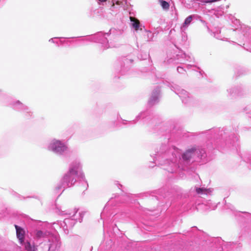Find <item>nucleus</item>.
Wrapping results in <instances>:
<instances>
[{"instance_id": "nucleus-13", "label": "nucleus", "mask_w": 251, "mask_h": 251, "mask_svg": "<svg viewBox=\"0 0 251 251\" xmlns=\"http://www.w3.org/2000/svg\"><path fill=\"white\" fill-rule=\"evenodd\" d=\"M109 37L110 33L109 32H103L100 31L96 33V43L99 44V48L100 52H102L110 47L108 40Z\"/></svg>"}, {"instance_id": "nucleus-49", "label": "nucleus", "mask_w": 251, "mask_h": 251, "mask_svg": "<svg viewBox=\"0 0 251 251\" xmlns=\"http://www.w3.org/2000/svg\"><path fill=\"white\" fill-rule=\"evenodd\" d=\"M61 194H62V193H60V194H59V196H60Z\"/></svg>"}, {"instance_id": "nucleus-14", "label": "nucleus", "mask_w": 251, "mask_h": 251, "mask_svg": "<svg viewBox=\"0 0 251 251\" xmlns=\"http://www.w3.org/2000/svg\"><path fill=\"white\" fill-rule=\"evenodd\" d=\"M9 105L14 110L22 113L26 119H29L32 116L31 109L19 100H12L9 102Z\"/></svg>"}, {"instance_id": "nucleus-17", "label": "nucleus", "mask_w": 251, "mask_h": 251, "mask_svg": "<svg viewBox=\"0 0 251 251\" xmlns=\"http://www.w3.org/2000/svg\"><path fill=\"white\" fill-rule=\"evenodd\" d=\"M227 97L231 99L243 95V89L241 86H234L227 89Z\"/></svg>"}, {"instance_id": "nucleus-5", "label": "nucleus", "mask_w": 251, "mask_h": 251, "mask_svg": "<svg viewBox=\"0 0 251 251\" xmlns=\"http://www.w3.org/2000/svg\"><path fill=\"white\" fill-rule=\"evenodd\" d=\"M118 7H123L125 10L129 11V18L131 22L132 26L136 31L140 30L142 32L145 30L144 26H142L139 21H134L133 18V12L130 11L131 5L127 0H111V11H114Z\"/></svg>"}, {"instance_id": "nucleus-18", "label": "nucleus", "mask_w": 251, "mask_h": 251, "mask_svg": "<svg viewBox=\"0 0 251 251\" xmlns=\"http://www.w3.org/2000/svg\"><path fill=\"white\" fill-rule=\"evenodd\" d=\"M200 18L201 16L197 14H193L189 16L185 19L183 23L182 24L181 26V29L182 30H185V29L187 28L188 26L190 25V24L191 23L192 21L193 20H197L198 19H199Z\"/></svg>"}, {"instance_id": "nucleus-1", "label": "nucleus", "mask_w": 251, "mask_h": 251, "mask_svg": "<svg viewBox=\"0 0 251 251\" xmlns=\"http://www.w3.org/2000/svg\"><path fill=\"white\" fill-rule=\"evenodd\" d=\"M151 156L153 161L151 163L150 167H153L155 164L168 173L179 174L181 171L188 169L194 161L205 158L206 151L204 149L193 147L182 152L176 147L162 144L156 148L154 153Z\"/></svg>"}, {"instance_id": "nucleus-7", "label": "nucleus", "mask_w": 251, "mask_h": 251, "mask_svg": "<svg viewBox=\"0 0 251 251\" xmlns=\"http://www.w3.org/2000/svg\"><path fill=\"white\" fill-rule=\"evenodd\" d=\"M47 149L59 155H64L70 152L65 142L55 139H52L49 142Z\"/></svg>"}, {"instance_id": "nucleus-8", "label": "nucleus", "mask_w": 251, "mask_h": 251, "mask_svg": "<svg viewBox=\"0 0 251 251\" xmlns=\"http://www.w3.org/2000/svg\"><path fill=\"white\" fill-rule=\"evenodd\" d=\"M194 60L192 56L187 55L182 50L179 51L178 54H168L164 62L167 64L183 63L184 60L190 62Z\"/></svg>"}, {"instance_id": "nucleus-22", "label": "nucleus", "mask_w": 251, "mask_h": 251, "mask_svg": "<svg viewBox=\"0 0 251 251\" xmlns=\"http://www.w3.org/2000/svg\"><path fill=\"white\" fill-rule=\"evenodd\" d=\"M196 192L198 194H207L209 193V189L203 187H196Z\"/></svg>"}, {"instance_id": "nucleus-27", "label": "nucleus", "mask_w": 251, "mask_h": 251, "mask_svg": "<svg viewBox=\"0 0 251 251\" xmlns=\"http://www.w3.org/2000/svg\"><path fill=\"white\" fill-rule=\"evenodd\" d=\"M74 37H72L71 38H74ZM69 38H65V37H54V38H50V40H49V42H50L51 43H56V44H57V42H56L55 41V39H69Z\"/></svg>"}, {"instance_id": "nucleus-4", "label": "nucleus", "mask_w": 251, "mask_h": 251, "mask_svg": "<svg viewBox=\"0 0 251 251\" xmlns=\"http://www.w3.org/2000/svg\"><path fill=\"white\" fill-rule=\"evenodd\" d=\"M142 195L143 197H149L152 200L159 201V203L157 202V204H160L161 205L165 204L166 207H168L171 204L173 198L176 195H179V192L175 188L168 190L167 189L163 188L152 192L144 193Z\"/></svg>"}, {"instance_id": "nucleus-20", "label": "nucleus", "mask_w": 251, "mask_h": 251, "mask_svg": "<svg viewBox=\"0 0 251 251\" xmlns=\"http://www.w3.org/2000/svg\"><path fill=\"white\" fill-rule=\"evenodd\" d=\"M50 235H53V234H50L49 232H44L41 230H38L36 233V237L38 238H44V242L43 244L45 243V241L47 240V237H48Z\"/></svg>"}, {"instance_id": "nucleus-41", "label": "nucleus", "mask_w": 251, "mask_h": 251, "mask_svg": "<svg viewBox=\"0 0 251 251\" xmlns=\"http://www.w3.org/2000/svg\"><path fill=\"white\" fill-rule=\"evenodd\" d=\"M103 230L104 231L106 230V227L104 223L103 224Z\"/></svg>"}, {"instance_id": "nucleus-36", "label": "nucleus", "mask_w": 251, "mask_h": 251, "mask_svg": "<svg viewBox=\"0 0 251 251\" xmlns=\"http://www.w3.org/2000/svg\"><path fill=\"white\" fill-rule=\"evenodd\" d=\"M104 246V243H102L100 245V248H99L100 251V250H103V249Z\"/></svg>"}, {"instance_id": "nucleus-38", "label": "nucleus", "mask_w": 251, "mask_h": 251, "mask_svg": "<svg viewBox=\"0 0 251 251\" xmlns=\"http://www.w3.org/2000/svg\"><path fill=\"white\" fill-rule=\"evenodd\" d=\"M192 67H196V66H194V65H192L189 64V65H187V69H191Z\"/></svg>"}, {"instance_id": "nucleus-21", "label": "nucleus", "mask_w": 251, "mask_h": 251, "mask_svg": "<svg viewBox=\"0 0 251 251\" xmlns=\"http://www.w3.org/2000/svg\"><path fill=\"white\" fill-rule=\"evenodd\" d=\"M143 32H144V36L146 37L147 41L148 42L152 41L154 34L152 33L151 31L148 30L145 28V30H143Z\"/></svg>"}, {"instance_id": "nucleus-23", "label": "nucleus", "mask_w": 251, "mask_h": 251, "mask_svg": "<svg viewBox=\"0 0 251 251\" xmlns=\"http://www.w3.org/2000/svg\"><path fill=\"white\" fill-rule=\"evenodd\" d=\"M109 211V206L108 202L105 204L103 211L101 213V219H103L106 215H108Z\"/></svg>"}, {"instance_id": "nucleus-48", "label": "nucleus", "mask_w": 251, "mask_h": 251, "mask_svg": "<svg viewBox=\"0 0 251 251\" xmlns=\"http://www.w3.org/2000/svg\"><path fill=\"white\" fill-rule=\"evenodd\" d=\"M61 194H62V193H60V194H59V196H60Z\"/></svg>"}, {"instance_id": "nucleus-19", "label": "nucleus", "mask_w": 251, "mask_h": 251, "mask_svg": "<svg viewBox=\"0 0 251 251\" xmlns=\"http://www.w3.org/2000/svg\"><path fill=\"white\" fill-rule=\"evenodd\" d=\"M131 63V60L126 58L124 59L123 64H122L120 70V73L122 75H125L128 74L130 68L129 64Z\"/></svg>"}, {"instance_id": "nucleus-29", "label": "nucleus", "mask_w": 251, "mask_h": 251, "mask_svg": "<svg viewBox=\"0 0 251 251\" xmlns=\"http://www.w3.org/2000/svg\"><path fill=\"white\" fill-rule=\"evenodd\" d=\"M197 20H200L201 22V23L207 28L208 32H210L211 31L209 27L207 25V23L205 21L201 19V17L199 19H198Z\"/></svg>"}, {"instance_id": "nucleus-40", "label": "nucleus", "mask_w": 251, "mask_h": 251, "mask_svg": "<svg viewBox=\"0 0 251 251\" xmlns=\"http://www.w3.org/2000/svg\"><path fill=\"white\" fill-rule=\"evenodd\" d=\"M148 56H149V54L147 55L146 54H145V57L144 58H142V59H145L146 58V57Z\"/></svg>"}, {"instance_id": "nucleus-33", "label": "nucleus", "mask_w": 251, "mask_h": 251, "mask_svg": "<svg viewBox=\"0 0 251 251\" xmlns=\"http://www.w3.org/2000/svg\"><path fill=\"white\" fill-rule=\"evenodd\" d=\"M115 185L117 186V187L121 190V191H124L123 189V185L120 184L118 182H115Z\"/></svg>"}, {"instance_id": "nucleus-50", "label": "nucleus", "mask_w": 251, "mask_h": 251, "mask_svg": "<svg viewBox=\"0 0 251 251\" xmlns=\"http://www.w3.org/2000/svg\"><path fill=\"white\" fill-rule=\"evenodd\" d=\"M67 42H69V41H67ZM69 42H71V41H70Z\"/></svg>"}, {"instance_id": "nucleus-43", "label": "nucleus", "mask_w": 251, "mask_h": 251, "mask_svg": "<svg viewBox=\"0 0 251 251\" xmlns=\"http://www.w3.org/2000/svg\"><path fill=\"white\" fill-rule=\"evenodd\" d=\"M65 42H66V41H62V40H60V43H61V44H64V43H65Z\"/></svg>"}, {"instance_id": "nucleus-2", "label": "nucleus", "mask_w": 251, "mask_h": 251, "mask_svg": "<svg viewBox=\"0 0 251 251\" xmlns=\"http://www.w3.org/2000/svg\"><path fill=\"white\" fill-rule=\"evenodd\" d=\"M206 133L208 139L214 140L215 148L218 150H222L226 147L237 149L239 146L237 135L234 132L229 133L226 128H212Z\"/></svg>"}, {"instance_id": "nucleus-16", "label": "nucleus", "mask_w": 251, "mask_h": 251, "mask_svg": "<svg viewBox=\"0 0 251 251\" xmlns=\"http://www.w3.org/2000/svg\"><path fill=\"white\" fill-rule=\"evenodd\" d=\"M160 98V88L159 86H157L154 89L151 94V96L148 101V105L150 106H152L158 103Z\"/></svg>"}, {"instance_id": "nucleus-15", "label": "nucleus", "mask_w": 251, "mask_h": 251, "mask_svg": "<svg viewBox=\"0 0 251 251\" xmlns=\"http://www.w3.org/2000/svg\"><path fill=\"white\" fill-rule=\"evenodd\" d=\"M152 115L149 110H146L141 112L138 115H137L135 120L130 121H126L130 125L135 124L137 121L139 120H143L144 123H147L151 119Z\"/></svg>"}, {"instance_id": "nucleus-9", "label": "nucleus", "mask_w": 251, "mask_h": 251, "mask_svg": "<svg viewBox=\"0 0 251 251\" xmlns=\"http://www.w3.org/2000/svg\"><path fill=\"white\" fill-rule=\"evenodd\" d=\"M43 248L48 251H63L58 235H50L44 243Z\"/></svg>"}, {"instance_id": "nucleus-35", "label": "nucleus", "mask_w": 251, "mask_h": 251, "mask_svg": "<svg viewBox=\"0 0 251 251\" xmlns=\"http://www.w3.org/2000/svg\"><path fill=\"white\" fill-rule=\"evenodd\" d=\"M107 0H98V2L99 4H103V2H105Z\"/></svg>"}, {"instance_id": "nucleus-10", "label": "nucleus", "mask_w": 251, "mask_h": 251, "mask_svg": "<svg viewBox=\"0 0 251 251\" xmlns=\"http://www.w3.org/2000/svg\"><path fill=\"white\" fill-rule=\"evenodd\" d=\"M231 25L234 31H238L242 35L240 37L243 40L251 41V28L245 25H241L239 20L234 19L232 21Z\"/></svg>"}, {"instance_id": "nucleus-44", "label": "nucleus", "mask_w": 251, "mask_h": 251, "mask_svg": "<svg viewBox=\"0 0 251 251\" xmlns=\"http://www.w3.org/2000/svg\"><path fill=\"white\" fill-rule=\"evenodd\" d=\"M247 214L248 216H250V217L251 216V214L250 213H247Z\"/></svg>"}, {"instance_id": "nucleus-39", "label": "nucleus", "mask_w": 251, "mask_h": 251, "mask_svg": "<svg viewBox=\"0 0 251 251\" xmlns=\"http://www.w3.org/2000/svg\"><path fill=\"white\" fill-rule=\"evenodd\" d=\"M192 228L193 230H196V231L198 230V229L196 226H194V227H192Z\"/></svg>"}, {"instance_id": "nucleus-3", "label": "nucleus", "mask_w": 251, "mask_h": 251, "mask_svg": "<svg viewBox=\"0 0 251 251\" xmlns=\"http://www.w3.org/2000/svg\"><path fill=\"white\" fill-rule=\"evenodd\" d=\"M77 180L81 182L84 189H87L88 185L83 173L81 172L80 164L79 161H75L71 164L69 171L64 176L60 183L56 186V193L62 189L63 192L65 188L73 186Z\"/></svg>"}, {"instance_id": "nucleus-37", "label": "nucleus", "mask_w": 251, "mask_h": 251, "mask_svg": "<svg viewBox=\"0 0 251 251\" xmlns=\"http://www.w3.org/2000/svg\"><path fill=\"white\" fill-rule=\"evenodd\" d=\"M212 34L213 35V36L217 39H219V35L218 33H216L215 32H212Z\"/></svg>"}, {"instance_id": "nucleus-28", "label": "nucleus", "mask_w": 251, "mask_h": 251, "mask_svg": "<svg viewBox=\"0 0 251 251\" xmlns=\"http://www.w3.org/2000/svg\"><path fill=\"white\" fill-rule=\"evenodd\" d=\"M197 20H200L201 22V23L207 28L208 32H210L211 31L209 27L207 25V23L205 21L201 19V17L199 19H198Z\"/></svg>"}, {"instance_id": "nucleus-31", "label": "nucleus", "mask_w": 251, "mask_h": 251, "mask_svg": "<svg viewBox=\"0 0 251 251\" xmlns=\"http://www.w3.org/2000/svg\"><path fill=\"white\" fill-rule=\"evenodd\" d=\"M197 20H200L201 22V23L207 28L208 32H210L211 31L209 27L207 25V23L205 21L201 19V17L199 19H198Z\"/></svg>"}, {"instance_id": "nucleus-11", "label": "nucleus", "mask_w": 251, "mask_h": 251, "mask_svg": "<svg viewBox=\"0 0 251 251\" xmlns=\"http://www.w3.org/2000/svg\"><path fill=\"white\" fill-rule=\"evenodd\" d=\"M14 226L16 230V236L20 244L27 251H35V246L25 238V229L17 225H15Z\"/></svg>"}, {"instance_id": "nucleus-47", "label": "nucleus", "mask_w": 251, "mask_h": 251, "mask_svg": "<svg viewBox=\"0 0 251 251\" xmlns=\"http://www.w3.org/2000/svg\"><path fill=\"white\" fill-rule=\"evenodd\" d=\"M61 194H62V193H60V194H59V196H60Z\"/></svg>"}, {"instance_id": "nucleus-45", "label": "nucleus", "mask_w": 251, "mask_h": 251, "mask_svg": "<svg viewBox=\"0 0 251 251\" xmlns=\"http://www.w3.org/2000/svg\"><path fill=\"white\" fill-rule=\"evenodd\" d=\"M112 196H114V197L116 198V195H115V194H113Z\"/></svg>"}, {"instance_id": "nucleus-32", "label": "nucleus", "mask_w": 251, "mask_h": 251, "mask_svg": "<svg viewBox=\"0 0 251 251\" xmlns=\"http://www.w3.org/2000/svg\"><path fill=\"white\" fill-rule=\"evenodd\" d=\"M177 71L179 74H183L184 72H186L185 70L181 66H178L177 68Z\"/></svg>"}, {"instance_id": "nucleus-26", "label": "nucleus", "mask_w": 251, "mask_h": 251, "mask_svg": "<svg viewBox=\"0 0 251 251\" xmlns=\"http://www.w3.org/2000/svg\"><path fill=\"white\" fill-rule=\"evenodd\" d=\"M160 4L164 9L166 10V9H169V8L170 5H169V3L165 0H161L160 1Z\"/></svg>"}, {"instance_id": "nucleus-25", "label": "nucleus", "mask_w": 251, "mask_h": 251, "mask_svg": "<svg viewBox=\"0 0 251 251\" xmlns=\"http://www.w3.org/2000/svg\"><path fill=\"white\" fill-rule=\"evenodd\" d=\"M96 33L94 35H92L91 36H88L86 37V38L83 40H85L86 41L96 42Z\"/></svg>"}, {"instance_id": "nucleus-6", "label": "nucleus", "mask_w": 251, "mask_h": 251, "mask_svg": "<svg viewBox=\"0 0 251 251\" xmlns=\"http://www.w3.org/2000/svg\"><path fill=\"white\" fill-rule=\"evenodd\" d=\"M65 214L67 217L61 224V226L65 233L67 234L68 229L72 228L77 222H81L83 216L81 213L78 212V209L76 208Z\"/></svg>"}, {"instance_id": "nucleus-34", "label": "nucleus", "mask_w": 251, "mask_h": 251, "mask_svg": "<svg viewBox=\"0 0 251 251\" xmlns=\"http://www.w3.org/2000/svg\"><path fill=\"white\" fill-rule=\"evenodd\" d=\"M114 30L117 31V35H122L124 32L123 29H119L118 30L114 29Z\"/></svg>"}, {"instance_id": "nucleus-42", "label": "nucleus", "mask_w": 251, "mask_h": 251, "mask_svg": "<svg viewBox=\"0 0 251 251\" xmlns=\"http://www.w3.org/2000/svg\"><path fill=\"white\" fill-rule=\"evenodd\" d=\"M230 206H231L228 207V208H229V209H230L231 210H233V208H233V206H232V205H231Z\"/></svg>"}, {"instance_id": "nucleus-30", "label": "nucleus", "mask_w": 251, "mask_h": 251, "mask_svg": "<svg viewBox=\"0 0 251 251\" xmlns=\"http://www.w3.org/2000/svg\"><path fill=\"white\" fill-rule=\"evenodd\" d=\"M197 20H200L201 22V23L207 28L208 32H210L211 31L209 27L207 25V23L205 21L201 19V17L199 19H198Z\"/></svg>"}, {"instance_id": "nucleus-46", "label": "nucleus", "mask_w": 251, "mask_h": 251, "mask_svg": "<svg viewBox=\"0 0 251 251\" xmlns=\"http://www.w3.org/2000/svg\"><path fill=\"white\" fill-rule=\"evenodd\" d=\"M109 248H110L109 247H107V250H109Z\"/></svg>"}, {"instance_id": "nucleus-12", "label": "nucleus", "mask_w": 251, "mask_h": 251, "mask_svg": "<svg viewBox=\"0 0 251 251\" xmlns=\"http://www.w3.org/2000/svg\"><path fill=\"white\" fill-rule=\"evenodd\" d=\"M170 87L172 91L179 97L183 103L191 104L193 102V98L186 91L181 89L179 86L173 84H171Z\"/></svg>"}, {"instance_id": "nucleus-24", "label": "nucleus", "mask_w": 251, "mask_h": 251, "mask_svg": "<svg viewBox=\"0 0 251 251\" xmlns=\"http://www.w3.org/2000/svg\"><path fill=\"white\" fill-rule=\"evenodd\" d=\"M244 161L246 162L251 166V154H246L241 156Z\"/></svg>"}]
</instances>
